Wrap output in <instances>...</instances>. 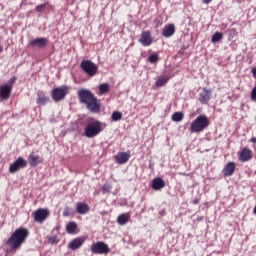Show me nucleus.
Masks as SVG:
<instances>
[{
    "label": "nucleus",
    "instance_id": "obj_1",
    "mask_svg": "<svg viewBox=\"0 0 256 256\" xmlns=\"http://www.w3.org/2000/svg\"><path fill=\"white\" fill-rule=\"evenodd\" d=\"M78 99L80 103L86 105V108L90 113H99L101 111V102L95 94L89 89H80L78 91Z\"/></svg>",
    "mask_w": 256,
    "mask_h": 256
},
{
    "label": "nucleus",
    "instance_id": "obj_2",
    "mask_svg": "<svg viewBox=\"0 0 256 256\" xmlns=\"http://www.w3.org/2000/svg\"><path fill=\"white\" fill-rule=\"evenodd\" d=\"M27 237H29V229L18 228L7 240L6 244L9 245L12 253H15L18 249H21V245L25 243Z\"/></svg>",
    "mask_w": 256,
    "mask_h": 256
},
{
    "label": "nucleus",
    "instance_id": "obj_3",
    "mask_svg": "<svg viewBox=\"0 0 256 256\" xmlns=\"http://www.w3.org/2000/svg\"><path fill=\"white\" fill-rule=\"evenodd\" d=\"M101 131H103V122L99 120L88 122L84 128V137L93 139V137H97Z\"/></svg>",
    "mask_w": 256,
    "mask_h": 256
},
{
    "label": "nucleus",
    "instance_id": "obj_4",
    "mask_svg": "<svg viewBox=\"0 0 256 256\" xmlns=\"http://www.w3.org/2000/svg\"><path fill=\"white\" fill-rule=\"evenodd\" d=\"M209 127V118L203 114L199 115L190 125V133H203Z\"/></svg>",
    "mask_w": 256,
    "mask_h": 256
},
{
    "label": "nucleus",
    "instance_id": "obj_5",
    "mask_svg": "<svg viewBox=\"0 0 256 256\" xmlns=\"http://www.w3.org/2000/svg\"><path fill=\"white\" fill-rule=\"evenodd\" d=\"M80 69L88 77H95V75L99 71V66H97V64H95V62H93L91 60H82L80 63Z\"/></svg>",
    "mask_w": 256,
    "mask_h": 256
},
{
    "label": "nucleus",
    "instance_id": "obj_6",
    "mask_svg": "<svg viewBox=\"0 0 256 256\" xmlns=\"http://www.w3.org/2000/svg\"><path fill=\"white\" fill-rule=\"evenodd\" d=\"M68 93H69V86L62 85L52 90L51 98L53 99L54 103H60V101H63L65 97H67Z\"/></svg>",
    "mask_w": 256,
    "mask_h": 256
},
{
    "label": "nucleus",
    "instance_id": "obj_7",
    "mask_svg": "<svg viewBox=\"0 0 256 256\" xmlns=\"http://www.w3.org/2000/svg\"><path fill=\"white\" fill-rule=\"evenodd\" d=\"M109 251H111L109 245L105 242L98 241L91 245V252L94 253V255H106Z\"/></svg>",
    "mask_w": 256,
    "mask_h": 256
},
{
    "label": "nucleus",
    "instance_id": "obj_8",
    "mask_svg": "<svg viewBox=\"0 0 256 256\" xmlns=\"http://www.w3.org/2000/svg\"><path fill=\"white\" fill-rule=\"evenodd\" d=\"M27 167V160L23 157H18L12 164L9 166V173H17L20 169H25Z\"/></svg>",
    "mask_w": 256,
    "mask_h": 256
},
{
    "label": "nucleus",
    "instance_id": "obj_9",
    "mask_svg": "<svg viewBox=\"0 0 256 256\" xmlns=\"http://www.w3.org/2000/svg\"><path fill=\"white\" fill-rule=\"evenodd\" d=\"M47 217H49L48 209L39 208L34 212V221H36V223H45Z\"/></svg>",
    "mask_w": 256,
    "mask_h": 256
},
{
    "label": "nucleus",
    "instance_id": "obj_10",
    "mask_svg": "<svg viewBox=\"0 0 256 256\" xmlns=\"http://www.w3.org/2000/svg\"><path fill=\"white\" fill-rule=\"evenodd\" d=\"M213 95L212 89L203 88L199 93L198 100L202 105H207L211 101V96Z\"/></svg>",
    "mask_w": 256,
    "mask_h": 256
},
{
    "label": "nucleus",
    "instance_id": "obj_11",
    "mask_svg": "<svg viewBox=\"0 0 256 256\" xmlns=\"http://www.w3.org/2000/svg\"><path fill=\"white\" fill-rule=\"evenodd\" d=\"M129 159H131V153L129 152H118L115 156L117 165H125Z\"/></svg>",
    "mask_w": 256,
    "mask_h": 256
},
{
    "label": "nucleus",
    "instance_id": "obj_12",
    "mask_svg": "<svg viewBox=\"0 0 256 256\" xmlns=\"http://www.w3.org/2000/svg\"><path fill=\"white\" fill-rule=\"evenodd\" d=\"M139 42L143 47H149L153 43V37H151V32L149 31H144L141 33Z\"/></svg>",
    "mask_w": 256,
    "mask_h": 256
},
{
    "label": "nucleus",
    "instance_id": "obj_13",
    "mask_svg": "<svg viewBox=\"0 0 256 256\" xmlns=\"http://www.w3.org/2000/svg\"><path fill=\"white\" fill-rule=\"evenodd\" d=\"M83 243H85V238L78 237V238L73 239L68 244V248L71 249L72 251H77V249H81V247H83Z\"/></svg>",
    "mask_w": 256,
    "mask_h": 256
},
{
    "label": "nucleus",
    "instance_id": "obj_14",
    "mask_svg": "<svg viewBox=\"0 0 256 256\" xmlns=\"http://www.w3.org/2000/svg\"><path fill=\"white\" fill-rule=\"evenodd\" d=\"M12 91H13V88H11V86H7L5 84L0 85V99L7 101V99L11 97Z\"/></svg>",
    "mask_w": 256,
    "mask_h": 256
},
{
    "label": "nucleus",
    "instance_id": "obj_15",
    "mask_svg": "<svg viewBox=\"0 0 256 256\" xmlns=\"http://www.w3.org/2000/svg\"><path fill=\"white\" fill-rule=\"evenodd\" d=\"M151 187L154 191H161L165 187V180L161 177L154 178Z\"/></svg>",
    "mask_w": 256,
    "mask_h": 256
},
{
    "label": "nucleus",
    "instance_id": "obj_16",
    "mask_svg": "<svg viewBox=\"0 0 256 256\" xmlns=\"http://www.w3.org/2000/svg\"><path fill=\"white\" fill-rule=\"evenodd\" d=\"M47 43H49L47 38H36L30 42V47H39L40 49H43V47H47Z\"/></svg>",
    "mask_w": 256,
    "mask_h": 256
},
{
    "label": "nucleus",
    "instance_id": "obj_17",
    "mask_svg": "<svg viewBox=\"0 0 256 256\" xmlns=\"http://www.w3.org/2000/svg\"><path fill=\"white\" fill-rule=\"evenodd\" d=\"M253 159V152L249 148H244L240 153V161L246 163V161H251Z\"/></svg>",
    "mask_w": 256,
    "mask_h": 256
},
{
    "label": "nucleus",
    "instance_id": "obj_18",
    "mask_svg": "<svg viewBox=\"0 0 256 256\" xmlns=\"http://www.w3.org/2000/svg\"><path fill=\"white\" fill-rule=\"evenodd\" d=\"M28 163L30 167H37V165H41V163H43V158L32 153L28 157Z\"/></svg>",
    "mask_w": 256,
    "mask_h": 256
},
{
    "label": "nucleus",
    "instance_id": "obj_19",
    "mask_svg": "<svg viewBox=\"0 0 256 256\" xmlns=\"http://www.w3.org/2000/svg\"><path fill=\"white\" fill-rule=\"evenodd\" d=\"M76 211L79 213V215H87L89 213L90 208L89 205L85 202H78L76 204Z\"/></svg>",
    "mask_w": 256,
    "mask_h": 256
},
{
    "label": "nucleus",
    "instance_id": "obj_20",
    "mask_svg": "<svg viewBox=\"0 0 256 256\" xmlns=\"http://www.w3.org/2000/svg\"><path fill=\"white\" fill-rule=\"evenodd\" d=\"M162 35L166 38L173 37V35H175V25H166L162 30Z\"/></svg>",
    "mask_w": 256,
    "mask_h": 256
},
{
    "label": "nucleus",
    "instance_id": "obj_21",
    "mask_svg": "<svg viewBox=\"0 0 256 256\" xmlns=\"http://www.w3.org/2000/svg\"><path fill=\"white\" fill-rule=\"evenodd\" d=\"M235 173V162H229L223 169L224 177H231Z\"/></svg>",
    "mask_w": 256,
    "mask_h": 256
},
{
    "label": "nucleus",
    "instance_id": "obj_22",
    "mask_svg": "<svg viewBox=\"0 0 256 256\" xmlns=\"http://www.w3.org/2000/svg\"><path fill=\"white\" fill-rule=\"evenodd\" d=\"M169 79H171L169 75L159 76L155 83L156 87H165L169 83Z\"/></svg>",
    "mask_w": 256,
    "mask_h": 256
},
{
    "label": "nucleus",
    "instance_id": "obj_23",
    "mask_svg": "<svg viewBox=\"0 0 256 256\" xmlns=\"http://www.w3.org/2000/svg\"><path fill=\"white\" fill-rule=\"evenodd\" d=\"M129 219H131V213H123L118 216L117 223L118 225H127V223H129Z\"/></svg>",
    "mask_w": 256,
    "mask_h": 256
},
{
    "label": "nucleus",
    "instance_id": "obj_24",
    "mask_svg": "<svg viewBox=\"0 0 256 256\" xmlns=\"http://www.w3.org/2000/svg\"><path fill=\"white\" fill-rule=\"evenodd\" d=\"M36 103L37 105H47L49 103V96H45L44 94L38 95Z\"/></svg>",
    "mask_w": 256,
    "mask_h": 256
},
{
    "label": "nucleus",
    "instance_id": "obj_25",
    "mask_svg": "<svg viewBox=\"0 0 256 256\" xmlns=\"http://www.w3.org/2000/svg\"><path fill=\"white\" fill-rule=\"evenodd\" d=\"M77 230V223L76 222H69L66 226V231L67 233H69L70 235H73V233H75V231Z\"/></svg>",
    "mask_w": 256,
    "mask_h": 256
},
{
    "label": "nucleus",
    "instance_id": "obj_26",
    "mask_svg": "<svg viewBox=\"0 0 256 256\" xmlns=\"http://www.w3.org/2000/svg\"><path fill=\"white\" fill-rule=\"evenodd\" d=\"M121 119H123V113H121L120 111H114L111 115V120L112 121H121Z\"/></svg>",
    "mask_w": 256,
    "mask_h": 256
},
{
    "label": "nucleus",
    "instance_id": "obj_27",
    "mask_svg": "<svg viewBox=\"0 0 256 256\" xmlns=\"http://www.w3.org/2000/svg\"><path fill=\"white\" fill-rule=\"evenodd\" d=\"M223 39V33L215 32L211 38L212 43H219Z\"/></svg>",
    "mask_w": 256,
    "mask_h": 256
},
{
    "label": "nucleus",
    "instance_id": "obj_28",
    "mask_svg": "<svg viewBox=\"0 0 256 256\" xmlns=\"http://www.w3.org/2000/svg\"><path fill=\"white\" fill-rule=\"evenodd\" d=\"M182 119H183V113L182 112H175L172 115V121H175L176 123L181 122Z\"/></svg>",
    "mask_w": 256,
    "mask_h": 256
},
{
    "label": "nucleus",
    "instance_id": "obj_29",
    "mask_svg": "<svg viewBox=\"0 0 256 256\" xmlns=\"http://www.w3.org/2000/svg\"><path fill=\"white\" fill-rule=\"evenodd\" d=\"M100 93H109V84L103 83L99 85Z\"/></svg>",
    "mask_w": 256,
    "mask_h": 256
},
{
    "label": "nucleus",
    "instance_id": "obj_30",
    "mask_svg": "<svg viewBox=\"0 0 256 256\" xmlns=\"http://www.w3.org/2000/svg\"><path fill=\"white\" fill-rule=\"evenodd\" d=\"M149 63H157L159 61V55L158 54H151L148 58Z\"/></svg>",
    "mask_w": 256,
    "mask_h": 256
},
{
    "label": "nucleus",
    "instance_id": "obj_31",
    "mask_svg": "<svg viewBox=\"0 0 256 256\" xmlns=\"http://www.w3.org/2000/svg\"><path fill=\"white\" fill-rule=\"evenodd\" d=\"M73 213V209H71L69 206H66L63 211V217H69Z\"/></svg>",
    "mask_w": 256,
    "mask_h": 256
},
{
    "label": "nucleus",
    "instance_id": "obj_32",
    "mask_svg": "<svg viewBox=\"0 0 256 256\" xmlns=\"http://www.w3.org/2000/svg\"><path fill=\"white\" fill-rule=\"evenodd\" d=\"M17 81L16 77H12L9 79L8 83L5 84L6 87H10L11 89H13V85H15V82Z\"/></svg>",
    "mask_w": 256,
    "mask_h": 256
},
{
    "label": "nucleus",
    "instance_id": "obj_33",
    "mask_svg": "<svg viewBox=\"0 0 256 256\" xmlns=\"http://www.w3.org/2000/svg\"><path fill=\"white\" fill-rule=\"evenodd\" d=\"M47 4H40L38 6H36L35 10L38 12V13H41L43 11V9H45Z\"/></svg>",
    "mask_w": 256,
    "mask_h": 256
},
{
    "label": "nucleus",
    "instance_id": "obj_34",
    "mask_svg": "<svg viewBox=\"0 0 256 256\" xmlns=\"http://www.w3.org/2000/svg\"><path fill=\"white\" fill-rule=\"evenodd\" d=\"M102 191L103 193H109V191H111V186H109L108 184H104L102 187Z\"/></svg>",
    "mask_w": 256,
    "mask_h": 256
},
{
    "label": "nucleus",
    "instance_id": "obj_35",
    "mask_svg": "<svg viewBox=\"0 0 256 256\" xmlns=\"http://www.w3.org/2000/svg\"><path fill=\"white\" fill-rule=\"evenodd\" d=\"M49 241L52 245H55L57 243H59V240L57 239V236H52L49 238Z\"/></svg>",
    "mask_w": 256,
    "mask_h": 256
},
{
    "label": "nucleus",
    "instance_id": "obj_36",
    "mask_svg": "<svg viewBox=\"0 0 256 256\" xmlns=\"http://www.w3.org/2000/svg\"><path fill=\"white\" fill-rule=\"evenodd\" d=\"M251 99L252 101H256V86L251 91Z\"/></svg>",
    "mask_w": 256,
    "mask_h": 256
},
{
    "label": "nucleus",
    "instance_id": "obj_37",
    "mask_svg": "<svg viewBox=\"0 0 256 256\" xmlns=\"http://www.w3.org/2000/svg\"><path fill=\"white\" fill-rule=\"evenodd\" d=\"M251 73H252L253 77L256 79V68H253L251 70Z\"/></svg>",
    "mask_w": 256,
    "mask_h": 256
},
{
    "label": "nucleus",
    "instance_id": "obj_38",
    "mask_svg": "<svg viewBox=\"0 0 256 256\" xmlns=\"http://www.w3.org/2000/svg\"><path fill=\"white\" fill-rule=\"evenodd\" d=\"M203 1V3H205V5H209V3H211V1H213V0H202Z\"/></svg>",
    "mask_w": 256,
    "mask_h": 256
},
{
    "label": "nucleus",
    "instance_id": "obj_39",
    "mask_svg": "<svg viewBox=\"0 0 256 256\" xmlns=\"http://www.w3.org/2000/svg\"><path fill=\"white\" fill-rule=\"evenodd\" d=\"M250 141H251V143H256V138L252 137Z\"/></svg>",
    "mask_w": 256,
    "mask_h": 256
},
{
    "label": "nucleus",
    "instance_id": "obj_40",
    "mask_svg": "<svg viewBox=\"0 0 256 256\" xmlns=\"http://www.w3.org/2000/svg\"><path fill=\"white\" fill-rule=\"evenodd\" d=\"M193 203H194V205H197V203H199V200L196 199L193 201Z\"/></svg>",
    "mask_w": 256,
    "mask_h": 256
},
{
    "label": "nucleus",
    "instance_id": "obj_41",
    "mask_svg": "<svg viewBox=\"0 0 256 256\" xmlns=\"http://www.w3.org/2000/svg\"><path fill=\"white\" fill-rule=\"evenodd\" d=\"M253 213H254V215H256V205H255V207L253 209Z\"/></svg>",
    "mask_w": 256,
    "mask_h": 256
},
{
    "label": "nucleus",
    "instance_id": "obj_42",
    "mask_svg": "<svg viewBox=\"0 0 256 256\" xmlns=\"http://www.w3.org/2000/svg\"><path fill=\"white\" fill-rule=\"evenodd\" d=\"M1 51H3V48L0 47V53H1Z\"/></svg>",
    "mask_w": 256,
    "mask_h": 256
}]
</instances>
